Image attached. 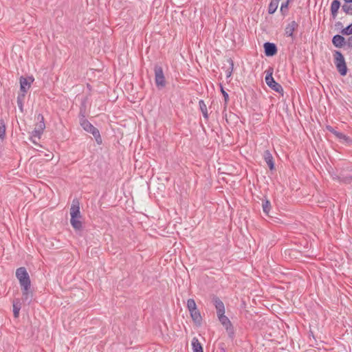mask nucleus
Segmentation results:
<instances>
[{
    "instance_id": "1a4fd4ad",
    "label": "nucleus",
    "mask_w": 352,
    "mask_h": 352,
    "mask_svg": "<svg viewBox=\"0 0 352 352\" xmlns=\"http://www.w3.org/2000/svg\"><path fill=\"white\" fill-rule=\"evenodd\" d=\"M264 53L266 56L271 57L277 54L278 49L274 43L266 42L263 45Z\"/></svg>"
},
{
    "instance_id": "4be33fe9",
    "label": "nucleus",
    "mask_w": 352,
    "mask_h": 352,
    "mask_svg": "<svg viewBox=\"0 0 352 352\" xmlns=\"http://www.w3.org/2000/svg\"><path fill=\"white\" fill-rule=\"evenodd\" d=\"M25 94L20 93L17 96V104L21 112H23V101L25 99Z\"/></svg>"
},
{
    "instance_id": "f704fd0d",
    "label": "nucleus",
    "mask_w": 352,
    "mask_h": 352,
    "mask_svg": "<svg viewBox=\"0 0 352 352\" xmlns=\"http://www.w3.org/2000/svg\"><path fill=\"white\" fill-rule=\"evenodd\" d=\"M326 128H327V129L329 132H331V133H334V131H336V130H335V129H334L331 126H329V125H327V126H326Z\"/></svg>"
},
{
    "instance_id": "5701e85b",
    "label": "nucleus",
    "mask_w": 352,
    "mask_h": 352,
    "mask_svg": "<svg viewBox=\"0 0 352 352\" xmlns=\"http://www.w3.org/2000/svg\"><path fill=\"white\" fill-rule=\"evenodd\" d=\"M6 125L3 118L0 119V138L3 140L6 137Z\"/></svg>"
},
{
    "instance_id": "412c9836",
    "label": "nucleus",
    "mask_w": 352,
    "mask_h": 352,
    "mask_svg": "<svg viewBox=\"0 0 352 352\" xmlns=\"http://www.w3.org/2000/svg\"><path fill=\"white\" fill-rule=\"evenodd\" d=\"M262 208L263 212L268 217H270L269 214L270 210L271 209V204L270 201L267 199H265L263 200Z\"/></svg>"
},
{
    "instance_id": "7ed1b4c3",
    "label": "nucleus",
    "mask_w": 352,
    "mask_h": 352,
    "mask_svg": "<svg viewBox=\"0 0 352 352\" xmlns=\"http://www.w3.org/2000/svg\"><path fill=\"white\" fill-rule=\"evenodd\" d=\"M334 64L342 76L346 75L348 69L343 54L340 51H334L333 52Z\"/></svg>"
},
{
    "instance_id": "ddd939ff",
    "label": "nucleus",
    "mask_w": 352,
    "mask_h": 352,
    "mask_svg": "<svg viewBox=\"0 0 352 352\" xmlns=\"http://www.w3.org/2000/svg\"><path fill=\"white\" fill-rule=\"evenodd\" d=\"M189 312L190 317L195 324L197 326H201L202 324V317L199 310L197 308L196 309H193Z\"/></svg>"
},
{
    "instance_id": "c85d7f7f",
    "label": "nucleus",
    "mask_w": 352,
    "mask_h": 352,
    "mask_svg": "<svg viewBox=\"0 0 352 352\" xmlns=\"http://www.w3.org/2000/svg\"><path fill=\"white\" fill-rule=\"evenodd\" d=\"M220 87H221V92L223 96V98H224V105L225 107L227 106L228 104V102L229 101V95L224 90L223 87L222 85H220Z\"/></svg>"
},
{
    "instance_id": "39448f33",
    "label": "nucleus",
    "mask_w": 352,
    "mask_h": 352,
    "mask_svg": "<svg viewBox=\"0 0 352 352\" xmlns=\"http://www.w3.org/2000/svg\"><path fill=\"white\" fill-rule=\"evenodd\" d=\"M16 276L18 278L21 287L30 288L31 281L27 270L24 267H21L16 270Z\"/></svg>"
},
{
    "instance_id": "2f4dec72",
    "label": "nucleus",
    "mask_w": 352,
    "mask_h": 352,
    "mask_svg": "<svg viewBox=\"0 0 352 352\" xmlns=\"http://www.w3.org/2000/svg\"><path fill=\"white\" fill-rule=\"evenodd\" d=\"M36 127H37L40 130L44 131L45 129V121L37 122Z\"/></svg>"
},
{
    "instance_id": "4468645a",
    "label": "nucleus",
    "mask_w": 352,
    "mask_h": 352,
    "mask_svg": "<svg viewBox=\"0 0 352 352\" xmlns=\"http://www.w3.org/2000/svg\"><path fill=\"white\" fill-rule=\"evenodd\" d=\"M333 45L338 48H341L346 45L344 37L340 34H336L332 38Z\"/></svg>"
},
{
    "instance_id": "20e7f679",
    "label": "nucleus",
    "mask_w": 352,
    "mask_h": 352,
    "mask_svg": "<svg viewBox=\"0 0 352 352\" xmlns=\"http://www.w3.org/2000/svg\"><path fill=\"white\" fill-rule=\"evenodd\" d=\"M273 72H274V69L272 67H270L267 69V71H266L267 74H266V76L265 78V82L268 85V87H270L272 90H274V91H276L278 94H281L283 95V92H284L283 88L280 84H279L278 82L275 81V80L272 76Z\"/></svg>"
},
{
    "instance_id": "a878e982",
    "label": "nucleus",
    "mask_w": 352,
    "mask_h": 352,
    "mask_svg": "<svg viewBox=\"0 0 352 352\" xmlns=\"http://www.w3.org/2000/svg\"><path fill=\"white\" fill-rule=\"evenodd\" d=\"M187 308H188L189 311H192L193 309H196L197 308L196 302H195L194 299L189 298L187 300Z\"/></svg>"
},
{
    "instance_id": "6ab92c4d",
    "label": "nucleus",
    "mask_w": 352,
    "mask_h": 352,
    "mask_svg": "<svg viewBox=\"0 0 352 352\" xmlns=\"http://www.w3.org/2000/svg\"><path fill=\"white\" fill-rule=\"evenodd\" d=\"M279 2V0H271L268 6V13L270 14H272L276 11Z\"/></svg>"
},
{
    "instance_id": "ea45409f",
    "label": "nucleus",
    "mask_w": 352,
    "mask_h": 352,
    "mask_svg": "<svg viewBox=\"0 0 352 352\" xmlns=\"http://www.w3.org/2000/svg\"><path fill=\"white\" fill-rule=\"evenodd\" d=\"M292 1L293 0H286L285 2H288V4L289 5V3Z\"/></svg>"
},
{
    "instance_id": "7c9ffc66",
    "label": "nucleus",
    "mask_w": 352,
    "mask_h": 352,
    "mask_svg": "<svg viewBox=\"0 0 352 352\" xmlns=\"http://www.w3.org/2000/svg\"><path fill=\"white\" fill-rule=\"evenodd\" d=\"M333 134L335 135V136L337 137L339 139H343V140H346L349 138L346 135H345L342 133L339 132V131H338L336 130L334 131V133Z\"/></svg>"
},
{
    "instance_id": "c9c22d12",
    "label": "nucleus",
    "mask_w": 352,
    "mask_h": 352,
    "mask_svg": "<svg viewBox=\"0 0 352 352\" xmlns=\"http://www.w3.org/2000/svg\"><path fill=\"white\" fill-rule=\"evenodd\" d=\"M344 3H352V0H343Z\"/></svg>"
},
{
    "instance_id": "9d476101",
    "label": "nucleus",
    "mask_w": 352,
    "mask_h": 352,
    "mask_svg": "<svg viewBox=\"0 0 352 352\" xmlns=\"http://www.w3.org/2000/svg\"><path fill=\"white\" fill-rule=\"evenodd\" d=\"M212 302L217 310V317L225 314V306L222 300L217 296H214Z\"/></svg>"
},
{
    "instance_id": "dca6fc26",
    "label": "nucleus",
    "mask_w": 352,
    "mask_h": 352,
    "mask_svg": "<svg viewBox=\"0 0 352 352\" xmlns=\"http://www.w3.org/2000/svg\"><path fill=\"white\" fill-rule=\"evenodd\" d=\"M22 289V295H23V300L27 302L28 305L32 300V293L29 292L30 288H26L25 287H21Z\"/></svg>"
},
{
    "instance_id": "f03ea898",
    "label": "nucleus",
    "mask_w": 352,
    "mask_h": 352,
    "mask_svg": "<svg viewBox=\"0 0 352 352\" xmlns=\"http://www.w3.org/2000/svg\"><path fill=\"white\" fill-rule=\"evenodd\" d=\"M70 223L76 230H80L82 228V223L79 220L81 218L80 211V203L77 199H74L70 208Z\"/></svg>"
},
{
    "instance_id": "393cba45",
    "label": "nucleus",
    "mask_w": 352,
    "mask_h": 352,
    "mask_svg": "<svg viewBox=\"0 0 352 352\" xmlns=\"http://www.w3.org/2000/svg\"><path fill=\"white\" fill-rule=\"evenodd\" d=\"M342 10L346 14L352 15V4L351 3H344L342 6Z\"/></svg>"
},
{
    "instance_id": "f3484780",
    "label": "nucleus",
    "mask_w": 352,
    "mask_h": 352,
    "mask_svg": "<svg viewBox=\"0 0 352 352\" xmlns=\"http://www.w3.org/2000/svg\"><path fill=\"white\" fill-rule=\"evenodd\" d=\"M12 307H13V314L15 318H19V311L21 308V305L20 302V300L16 298L14 299L12 302Z\"/></svg>"
},
{
    "instance_id": "423d86ee",
    "label": "nucleus",
    "mask_w": 352,
    "mask_h": 352,
    "mask_svg": "<svg viewBox=\"0 0 352 352\" xmlns=\"http://www.w3.org/2000/svg\"><path fill=\"white\" fill-rule=\"evenodd\" d=\"M155 82L158 89H162L166 87V82L164 74L162 67L159 65L154 67Z\"/></svg>"
},
{
    "instance_id": "c756f323",
    "label": "nucleus",
    "mask_w": 352,
    "mask_h": 352,
    "mask_svg": "<svg viewBox=\"0 0 352 352\" xmlns=\"http://www.w3.org/2000/svg\"><path fill=\"white\" fill-rule=\"evenodd\" d=\"M43 130H40L37 127H35V129L32 132V136L40 139L41 135L43 134Z\"/></svg>"
},
{
    "instance_id": "f8f14e48",
    "label": "nucleus",
    "mask_w": 352,
    "mask_h": 352,
    "mask_svg": "<svg viewBox=\"0 0 352 352\" xmlns=\"http://www.w3.org/2000/svg\"><path fill=\"white\" fill-rule=\"evenodd\" d=\"M298 23L296 21H291L285 27V34L288 37L294 38V32L298 28Z\"/></svg>"
},
{
    "instance_id": "2eb2a0df",
    "label": "nucleus",
    "mask_w": 352,
    "mask_h": 352,
    "mask_svg": "<svg viewBox=\"0 0 352 352\" xmlns=\"http://www.w3.org/2000/svg\"><path fill=\"white\" fill-rule=\"evenodd\" d=\"M341 3L339 0H333L331 3V14L333 19H336Z\"/></svg>"
},
{
    "instance_id": "a211bd4d",
    "label": "nucleus",
    "mask_w": 352,
    "mask_h": 352,
    "mask_svg": "<svg viewBox=\"0 0 352 352\" xmlns=\"http://www.w3.org/2000/svg\"><path fill=\"white\" fill-rule=\"evenodd\" d=\"M191 345L193 352H204L203 347L197 338H192Z\"/></svg>"
},
{
    "instance_id": "f257e3e1",
    "label": "nucleus",
    "mask_w": 352,
    "mask_h": 352,
    "mask_svg": "<svg viewBox=\"0 0 352 352\" xmlns=\"http://www.w3.org/2000/svg\"><path fill=\"white\" fill-rule=\"evenodd\" d=\"M80 124L82 128L87 133H91L95 138L96 142L98 144L102 143V140L100 133L99 130L95 127L86 118L84 112L80 109Z\"/></svg>"
},
{
    "instance_id": "6e6552de",
    "label": "nucleus",
    "mask_w": 352,
    "mask_h": 352,
    "mask_svg": "<svg viewBox=\"0 0 352 352\" xmlns=\"http://www.w3.org/2000/svg\"><path fill=\"white\" fill-rule=\"evenodd\" d=\"M34 78L32 76L23 77L21 76L19 78L20 91L21 93L26 94L28 90L30 88L31 84L34 82Z\"/></svg>"
},
{
    "instance_id": "e433bc0d",
    "label": "nucleus",
    "mask_w": 352,
    "mask_h": 352,
    "mask_svg": "<svg viewBox=\"0 0 352 352\" xmlns=\"http://www.w3.org/2000/svg\"><path fill=\"white\" fill-rule=\"evenodd\" d=\"M223 345H224V344H223V343L221 344V346L219 347V349H220L221 350H222V351L224 352V351H225V349H224V348H223Z\"/></svg>"
},
{
    "instance_id": "72a5a7b5",
    "label": "nucleus",
    "mask_w": 352,
    "mask_h": 352,
    "mask_svg": "<svg viewBox=\"0 0 352 352\" xmlns=\"http://www.w3.org/2000/svg\"><path fill=\"white\" fill-rule=\"evenodd\" d=\"M36 120L37 122L45 121L44 116L41 113L38 114Z\"/></svg>"
},
{
    "instance_id": "cd10ccee",
    "label": "nucleus",
    "mask_w": 352,
    "mask_h": 352,
    "mask_svg": "<svg viewBox=\"0 0 352 352\" xmlns=\"http://www.w3.org/2000/svg\"><path fill=\"white\" fill-rule=\"evenodd\" d=\"M341 33L342 35H351L352 34V23L347 25L346 28H343L341 30Z\"/></svg>"
},
{
    "instance_id": "9b49d317",
    "label": "nucleus",
    "mask_w": 352,
    "mask_h": 352,
    "mask_svg": "<svg viewBox=\"0 0 352 352\" xmlns=\"http://www.w3.org/2000/svg\"><path fill=\"white\" fill-rule=\"evenodd\" d=\"M263 159L267 164L270 170L276 169L274 157L269 150H265L263 154Z\"/></svg>"
},
{
    "instance_id": "b1692460",
    "label": "nucleus",
    "mask_w": 352,
    "mask_h": 352,
    "mask_svg": "<svg viewBox=\"0 0 352 352\" xmlns=\"http://www.w3.org/2000/svg\"><path fill=\"white\" fill-rule=\"evenodd\" d=\"M289 4L288 2H283L280 6V12L283 16H285L288 14Z\"/></svg>"
},
{
    "instance_id": "0eeeda50",
    "label": "nucleus",
    "mask_w": 352,
    "mask_h": 352,
    "mask_svg": "<svg viewBox=\"0 0 352 352\" xmlns=\"http://www.w3.org/2000/svg\"><path fill=\"white\" fill-rule=\"evenodd\" d=\"M218 319H219V322H221V324L226 329V330L228 333V337L231 340H233L234 338V336H235V332H234V327H233L231 321L230 320V319L226 316H225V314L218 316Z\"/></svg>"
},
{
    "instance_id": "aec40b11",
    "label": "nucleus",
    "mask_w": 352,
    "mask_h": 352,
    "mask_svg": "<svg viewBox=\"0 0 352 352\" xmlns=\"http://www.w3.org/2000/svg\"><path fill=\"white\" fill-rule=\"evenodd\" d=\"M199 109L203 114L204 118L206 120H208V113L207 107L203 100H200L199 101Z\"/></svg>"
},
{
    "instance_id": "bb28decb",
    "label": "nucleus",
    "mask_w": 352,
    "mask_h": 352,
    "mask_svg": "<svg viewBox=\"0 0 352 352\" xmlns=\"http://www.w3.org/2000/svg\"><path fill=\"white\" fill-rule=\"evenodd\" d=\"M228 62L230 64V67L229 68L226 70V77L227 78H229L230 77V76L232 75V73L233 72V68H234V62L233 60H232V58H228Z\"/></svg>"
},
{
    "instance_id": "473e14b6",
    "label": "nucleus",
    "mask_w": 352,
    "mask_h": 352,
    "mask_svg": "<svg viewBox=\"0 0 352 352\" xmlns=\"http://www.w3.org/2000/svg\"><path fill=\"white\" fill-rule=\"evenodd\" d=\"M346 45L352 47V35L348 38L347 41H346Z\"/></svg>"
},
{
    "instance_id": "4c0bfd02",
    "label": "nucleus",
    "mask_w": 352,
    "mask_h": 352,
    "mask_svg": "<svg viewBox=\"0 0 352 352\" xmlns=\"http://www.w3.org/2000/svg\"><path fill=\"white\" fill-rule=\"evenodd\" d=\"M333 179L340 180V177L338 175L333 176Z\"/></svg>"
},
{
    "instance_id": "58836bf2",
    "label": "nucleus",
    "mask_w": 352,
    "mask_h": 352,
    "mask_svg": "<svg viewBox=\"0 0 352 352\" xmlns=\"http://www.w3.org/2000/svg\"><path fill=\"white\" fill-rule=\"evenodd\" d=\"M336 26H342V23L338 21V22L336 23Z\"/></svg>"
}]
</instances>
